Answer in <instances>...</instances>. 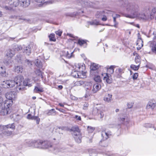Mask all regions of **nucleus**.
Returning a JSON list of instances; mask_svg holds the SVG:
<instances>
[{"label": "nucleus", "mask_w": 156, "mask_h": 156, "mask_svg": "<svg viewBox=\"0 0 156 156\" xmlns=\"http://www.w3.org/2000/svg\"><path fill=\"white\" fill-rule=\"evenodd\" d=\"M3 8L7 10H11L12 9V7H9L6 6H3Z\"/></svg>", "instance_id": "obj_55"}, {"label": "nucleus", "mask_w": 156, "mask_h": 156, "mask_svg": "<svg viewBox=\"0 0 156 156\" xmlns=\"http://www.w3.org/2000/svg\"><path fill=\"white\" fill-rule=\"evenodd\" d=\"M55 111L54 109H52L50 110L47 113V114L48 115H55Z\"/></svg>", "instance_id": "obj_37"}, {"label": "nucleus", "mask_w": 156, "mask_h": 156, "mask_svg": "<svg viewBox=\"0 0 156 156\" xmlns=\"http://www.w3.org/2000/svg\"><path fill=\"white\" fill-rule=\"evenodd\" d=\"M111 75L107 73L103 78L104 80H105L108 83H110L112 82L111 78Z\"/></svg>", "instance_id": "obj_18"}, {"label": "nucleus", "mask_w": 156, "mask_h": 156, "mask_svg": "<svg viewBox=\"0 0 156 156\" xmlns=\"http://www.w3.org/2000/svg\"><path fill=\"white\" fill-rule=\"evenodd\" d=\"M112 16L113 19V21L114 23V26L115 27H116V25L117 24V23L116 21V18H115V16H114V14H112Z\"/></svg>", "instance_id": "obj_52"}, {"label": "nucleus", "mask_w": 156, "mask_h": 156, "mask_svg": "<svg viewBox=\"0 0 156 156\" xmlns=\"http://www.w3.org/2000/svg\"><path fill=\"white\" fill-rule=\"evenodd\" d=\"M34 147L35 148H41V140H34Z\"/></svg>", "instance_id": "obj_26"}, {"label": "nucleus", "mask_w": 156, "mask_h": 156, "mask_svg": "<svg viewBox=\"0 0 156 156\" xmlns=\"http://www.w3.org/2000/svg\"><path fill=\"white\" fill-rule=\"evenodd\" d=\"M156 106V102L154 101H150L147 104L146 106V108L148 109L151 108L153 109Z\"/></svg>", "instance_id": "obj_15"}, {"label": "nucleus", "mask_w": 156, "mask_h": 156, "mask_svg": "<svg viewBox=\"0 0 156 156\" xmlns=\"http://www.w3.org/2000/svg\"><path fill=\"white\" fill-rule=\"evenodd\" d=\"M74 136V138L75 141L78 143H80L81 142L82 136L79 133V134H73Z\"/></svg>", "instance_id": "obj_16"}, {"label": "nucleus", "mask_w": 156, "mask_h": 156, "mask_svg": "<svg viewBox=\"0 0 156 156\" xmlns=\"http://www.w3.org/2000/svg\"><path fill=\"white\" fill-rule=\"evenodd\" d=\"M35 64L37 66L40 67L41 66V63L40 61L38 60L35 62Z\"/></svg>", "instance_id": "obj_50"}, {"label": "nucleus", "mask_w": 156, "mask_h": 156, "mask_svg": "<svg viewBox=\"0 0 156 156\" xmlns=\"http://www.w3.org/2000/svg\"><path fill=\"white\" fill-rule=\"evenodd\" d=\"M12 105L8 100L6 101L3 105H2V109L0 111V114L2 115H5L10 113L11 111L9 107Z\"/></svg>", "instance_id": "obj_2"}, {"label": "nucleus", "mask_w": 156, "mask_h": 156, "mask_svg": "<svg viewBox=\"0 0 156 156\" xmlns=\"http://www.w3.org/2000/svg\"><path fill=\"white\" fill-rule=\"evenodd\" d=\"M15 126L13 123L9 124L5 126H0V131L5 130L8 129L10 128L12 129H15Z\"/></svg>", "instance_id": "obj_9"}, {"label": "nucleus", "mask_w": 156, "mask_h": 156, "mask_svg": "<svg viewBox=\"0 0 156 156\" xmlns=\"http://www.w3.org/2000/svg\"><path fill=\"white\" fill-rule=\"evenodd\" d=\"M119 120L121 122L123 123L126 120V118L124 116L122 115L120 117Z\"/></svg>", "instance_id": "obj_51"}, {"label": "nucleus", "mask_w": 156, "mask_h": 156, "mask_svg": "<svg viewBox=\"0 0 156 156\" xmlns=\"http://www.w3.org/2000/svg\"><path fill=\"white\" fill-rule=\"evenodd\" d=\"M4 62L5 64L8 66L10 65L11 64V62L10 60H6L4 61Z\"/></svg>", "instance_id": "obj_49"}, {"label": "nucleus", "mask_w": 156, "mask_h": 156, "mask_svg": "<svg viewBox=\"0 0 156 156\" xmlns=\"http://www.w3.org/2000/svg\"><path fill=\"white\" fill-rule=\"evenodd\" d=\"M124 7L126 11L129 13L125 14L126 17L133 18L138 16L140 18L144 20L149 19L152 20L153 18H151L152 13V8L153 7L147 5L145 6L142 9L143 12L138 14L139 10V7L138 4L133 2H128L125 4Z\"/></svg>", "instance_id": "obj_1"}, {"label": "nucleus", "mask_w": 156, "mask_h": 156, "mask_svg": "<svg viewBox=\"0 0 156 156\" xmlns=\"http://www.w3.org/2000/svg\"><path fill=\"white\" fill-rule=\"evenodd\" d=\"M20 5L24 8L28 7L30 3V0H20Z\"/></svg>", "instance_id": "obj_10"}, {"label": "nucleus", "mask_w": 156, "mask_h": 156, "mask_svg": "<svg viewBox=\"0 0 156 156\" xmlns=\"http://www.w3.org/2000/svg\"><path fill=\"white\" fill-rule=\"evenodd\" d=\"M84 4L87 7H91L92 6V3L91 2L87 1H84Z\"/></svg>", "instance_id": "obj_47"}, {"label": "nucleus", "mask_w": 156, "mask_h": 156, "mask_svg": "<svg viewBox=\"0 0 156 156\" xmlns=\"http://www.w3.org/2000/svg\"><path fill=\"white\" fill-rule=\"evenodd\" d=\"M73 52H71L70 54H69L68 53V52H67V53L66 54V57L68 58H70L72 56V54Z\"/></svg>", "instance_id": "obj_58"}, {"label": "nucleus", "mask_w": 156, "mask_h": 156, "mask_svg": "<svg viewBox=\"0 0 156 156\" xmlns=\"http://www.w3.org/2000/svg\"><path fill=\"white\" fill-rule=\"evenodd\" d=\"M151 16V18H155L156 20V7L152 8V13Z\"/></svg>", "instance_id": "obj_28"}, {"label": "nucleus", "mask_w": 156, "mask_h": 156, "mask_svg": "<svg viewBox=\"0 0 156 156\" xmlns=\"http://www.w3.org/2000/svg\"><path fill=\"white\" fill-rule=\"evenodd\" d=\"M103 17L101 18V20L103 21H105L107 20V18L106 16L104 14V16H102Z\"/></svg>", "instance_id": "obj_60"}, {"label": "nucleus", "mask_w": 156, "mask_h": 156, "mask_svg": "<svg viewBox=\"0 0 156 156\" xmlns=\"http://www.w3.org/2000/svg\"><path fill=\"white\" fill-rule=\"evenodd\" d=\"M88 129L89 130H90V132H92L94 129V128L91 127H88Z\"/></svg>", "instance_id": "obj_63"}, {"label": "nucleus", "mask_w": 156, "mask_h": 156, "mask_svg": "<svg viewBox=\"0 0 156 156\" xmlns=\"http://www.w3.org/2000/svg\"><path fill=\"white\" fill-rule=\"evenodd\" d=\"M13 7H17L20 5V0H12Z\"/></svg>", "instance_id": "obj_33"}, {"label": "nucleus", "mask_w": 156, "mask_h": 156, "mask_svg": "<svg viewBox=\"0 0 156 156\" xmlns=\"http://www.w3.org/2000/svg\"><path fill=\"white\" fill-rule=\"evenodd\" d=\"M112 95L110 94H108L107 95H106L105 97L104 100L105 101L107 102H110L112 100Z\"/></svg>", "instance_id": "obj_23"}, {"label": "nucleus", "mask_w": 156, "mask_h": 156, "mask_svg": "<svg viewBox=\"0 0 156 156\" xmlns=\"http://www.w3.org/2000/svg\"><path fill=\"white\" fill-rule=\"evenodd\" d=\"M83 84L86 86V89L91 90L92 87H91L92 85V84L91 82L85 81Z\"/></svg>", "instance_id": "obj_27"}, {"label": "nucleus", "mask_w": 156, "mask_h": 156, "mask_svg": "<svg viewBox=\"0 0 156 156\" xmlns=\"http://www.w3.org/2000/svg\"><path fill=\"white\" fill-rule=\"evenodd\" d=\"M101 135L102 137V140L104 141L107 140L112 135V132L111 131L105 129L102 131Z\"/></svg>", "instance_id": "obj_7"}, {"label": "nucleus", "mask_w": 156, "mask_h": 156, "mask_svg": "<svg viewBox=\"0 0 156 156\" xmlns=\"http://www.w3.org/2000/svg\"><path fill=\"white\" fill-rule=\"evenodd\" d=\"M150 46L151 48L152 51L156 54V41H152L151 43Z\"/></svg>", "instance_id": "obj_17"}, {"label": "nucleus", "mask_w": 156, "mask_h": 156, "mask_svg": "<svg viewBox=\"0 0 156 156\" xmlns=\"http://www.w3.org/2000/svg\"><path fill=\"white\" fill-rule=\"evenodd\" d=\"M22 48L23 47L20 45L16 44L15 45H13V49L14 52L20 51L21 50H22Z\"/></svg>", "instance_id": "obj_25"}, {"label": "nucleus", "mask_w": 156, "mask_h": 156, "mask_svg": "<svg viewBox=\"0 0 156 156\" xmlns=\"http://www.w3.org/2000/svg\"><path fill=\"white\" fill-rule=\"evenodd\" d=\"M93 114L94 115H97L101 119L103 118L104 115L103 112L98 107H96L94 108L93 111Z\"/></svg>", "instance_id": "obj_5"}, {"label": "nucleus", "mask_w": 156, "mask_h": 156, "mask_svg": "<svg viewBox=\"0 0 156 156\" xmlns=\"http://www.w3.org/2000/svg\"><path fill=\"white\" fill-rule=\"evenodd\" d=\"M73 118L76 119L77 121H81V117L77 115H75Z\"/></svg>", "instance_id": "obj_53"}, {"label": "nucleus", "mask_w": 156, "mask_h": 156, "mask_svg": "<svg viewBox=\"0 0 156 156\" xmlns=\"http://www.w3.org/2000/svg\"><path fill=\"white\" fill-rule=\"evenodd\" d=\"M65 128L63 127H58L56 129V133L55 134V138L54 139V140H59L61 137L62 133L61 132Z\"/></svg>", "instance_id": "obj_6"}, {"label": "nucleus", "mask_w": 156, "mask_h": 156, "mask_svg": "<svg viewBox=\"0 0 156 156\" xmlns=\"http://www.w3.org/2000/svg\"><path fill=\"white\" fill-rule=\"evenodd\" d=\"M49 37L50 41H56V39L55 37L54 34H51L49 36Z\"/></svg>", "instance_id": "obj_42"}, {"label": "nucleus", "mask_w": 156, "mask_h": 156, "mask_svg": "<svg viewBox=\"0 0 156 156\" xmlns=\"http://www.w3.org/2000/svg\"><path fill=\"white\" fill-rule=\"evenodd\" d=\"M71 130L74 132V134H79L80 133V130L78 127L77 126H73L71 129Z\"/></svg>", "instance_id": "obj_22"}, {"label": "nucleus", "mask_w": 156, "mask_h": 156, "mask_svg": "<svg viewBox=\"0 0 156 156\" xmlns=\"http://www.w3.org/2000/svg\"><path fill=\"white\" fill-rule=\"evenodd\" d=\"M52 145L51 143L48 141H41V148L45 149L51 146Z\"/></svg>", "instance_id": "obj_11"}, {"label": "nucleus", "mask_w": 156, "mask_h": 156, "mask_svg": "<svg viewBox=\"0 0 156 156\" xmlns=\"http://www.w3.org/2000/svg\"><path fill=\"white\" fill-rule=\"evenodd\" d=\"M84 82L83 81H79L76 82L74 84L75 86H80L83 84Z\"/></svg>", "instance_id": "obj_44"}, {"label": "nucleus", "mask_w": 156, "mask_h": 156, "mask_svg": "<svg viewBox=\"0 0 156 156\" xmlns=\"http://www.w3.org/2000/svg\"><path fill=\"white\" fill-rule=\"evenodd\" d=\"M135 62L136 64L138 65V66H140V57L138 56H136L135 58Z\"/></svg>", "instance_id": "obj_43"}, {"label": "nucleus", "mask_w": 156, "mask_h": 156, "mask_svg": "<svg viewBox=\"0 0 156 156\" xmlns=\"http://www.w3.org/2000/svg\"><path fill=\"white\" fill-rule=\"evenodd\" d=\"M88 106V104L87 103H85L83 105V109H86Z\"/></svg>", "instance_id": "obj_57"}, {"label": "nucleus", "mask_w": 156, "mask_h": 156, "mask_svg": "<svg viewBox=\"0 0 156 156\" xmlns=\"http://www.w3.org/2000/svg\"><path fill=\"white\" fill-rule=\"evenodd\" d=\"M0 75L5 77L8 76V73L6 72V68L5 67H0Z\"/></svg>", "instance_id": "obj_12"}, {"label": "nucleus", "mask_w": 156, "mask_h": 156, "mask_svg": "<svg viewBox=\"0 0 156 156\" xmlns=\"http://www.w3.org/2000/svg\"><path fill=\"white\" fill-rule=\"evenodd\" d=\"M34 91L36 93L42 92L43 91V88L42 87H35L34 89Z\"/></svg>", "instance_id": "obj_36"}, {"label": "nucleus", "mask_w": 156, "mask_h": 156, "mask_svg": "<svg viewBox=\"0 0 156 156\" xmlns=\"http://www.w3.org/2000/svg\"><path fill=\"white\" fill-rule=\"evenodd\" d=\"M136 45H138L139 48L140 49L143 46V42L142 39L138 37Z\"/></svg>", "instance_id": "obj_24"}, {"label": "nucleus", "mask_w": 156, "mask_h": 156, "mask_svg": "<svg viewBox=\"0 0 156 156\" xmlns=\"http://www.w3.org/2000/svg\"><path fill=\"white\" fill-rule=\"evenodd\" d=\"M106 155L108 156H117L116 154H112L109 152L107 154H106Z\"/></svg>", "instance_id": "obj_64"}, {"label": "nucleus", "mask_w": 156, "mask_h": 156, "mask_svg": "<svg viewBox=\"0 0 156 156\" xmlns=\"http://www.w3.org/2000/svg\"><path fill=\"white\" fill-rule=\"evenodd\" d=\"M1 85L5 88H9V84H8V80L4 81L1 82Z\"/></svg>", "instance_id": "obj_31"}, {"label": "nucleus", "mask_w": 156, "mask_h": 156, "mask_svg": "<svg viewBox=\"0 0 156 156\" xmlns=\"http://www.w3.org/2000/svg\"><path fill=\"white\" fill-rule=\"evenodd\" d=\"M14 70L17 73H22L23 71V68L22 66H17L15 67Z\"/></svg>", "instance_id": "obj_21"}, {"label": "nucleus", "mask_w": 156, "mask_h": 156, "mask_svg": "<svg viewBox=\"0 0 156 156\" xmlns=\"http://www.w3.org/2000/svg\"><path fill=\"white\" fill-rule=\"evenodd\" d=\"M24 78L23 76H16L14 78V81L16 82V85L17 89L20 90H23L24 88L23 83L24 81H23Z\"/></svg>", "instance_id": "obj_3"}, {"label": "nucleus", "mask_w": 156, "mask_h": 156, "mask_svg": "<svg viewBox=\"0 0 156 156\" xmlns=\"http://www.w3.org/2000/svg\"><path fill=\"white\" fill-rule=\"evenodd\" d=\"M139 66H138V65L136 66L134 65H132L130 67L132 69L135 70H136L138 69Z\"/></svg>", "instance_id": "obj_48"}, {"label": "nucleus", "mask_w": 156, "mask_h": 156, "mask_svg": "<svg viewBox=\"0 0 156 156\" xmlns=\"http://www.w3.org/2000/svg\"><path fill=\"white\" fill-rule=\"evenodd\" d=\"M100 66L98 64L94 63L90 66V73L92 75H96L99 72Z\"/></svg>", "instance_id": "obj_4"}, {"label": "nucleus", "mask_w": 156, "mask_h": 156, "mask_svg": "<svg viewBox=\"0 0 156 156\" xmlns=\"http://www.w3.org/2000/svg\"><path fill=\"white\" fill-rule=\"evenodd\" d=\"M1 131H2V134L6 136H10L12 134V131L7 130Z\"/></svg>", "instance_id": "obj_30"}, {"label": "nucleus", "mask_w": 156, "mask_h": 156, "mask_svg": "<svg viewBox=\"0 0 156 156\" xmlns=\"http://www.w3.org/2000/svg\"><path fill=\"white\" fill-rule=\"evenodd\" d=\"M56 34L58 35L59 36H60L62 33V32L60 30H58L55 31V32Z\"/></svg>", "instance_id": "obj_56"}, {"label": "nucleus", "mask_w": 156, "mask_h": 156, "mask_svg": "<svg viewBox=\"0 0 156 156\" xmlns=\"http://www.w3.org/2000/svg\"><path fill=\"white\" fill-rule=\"evenodd\" d=\"M152 125L150 124H145L144 125V126L145 127H151Z\"/></svg>", "instance_id": "obj_61"}, {"label": "nucleus", "mask_w": 156, "mask_h": 156, "mask_svg": "<svg viewBox=\"0 0 156 156\" xmlns=\"http://www.w3.org/2000/svg\"><path fill=\"white\" fill-rule=\"evenodd\" d=\"M94 75L95 77L94 78V80L96 82L100 83L101 81V80L100 76L96 75Z\"/></svg>", "instance_id": "obj_39"}, {"label": "nucleus", "mask_w": 156, "mask_h": 156, "mask_svg": "<svg viewBox=\"0 0 156 156\" xmlns=\"http://www.w3.org/2000/svg\"><path fill=\"white\" fill-rule=\"evenodd\" d=\"M101 85L99 83L94 84L93 88H92L91 91L94 93H95L98 91L101 88Z\"/></svg>", "instance_id": "obj_13"}, {"label": "nucleus", "mask_w": 156, "mask_h": 156, "mask_svg": "<svg viewBox=\"0 0 156 156\" xmlns=\"http://www.w3.org/2000/svg\"><path fill=\"white\" fill-rule=\"evenodd\" d=\"M15 54V53L14 51L11 49H9L7 51L6 55L7 57L11 58Z\"/></svg>", "instance_id": "obj_20"}, {"label": "nucleus", "mask_w": 156, "mask_h": 156, "mask_svg": "<svg viewBox=\"0 0 156 156\" xmlns=\"http://www.w3.org/2000/svg\"><path fill=\"white\" fill-rule=\"evenodd\" d=\"M96 154V153L94 150H93L92 153L91 154V156H96V155H95Z\"/></svg>", "instance_id": "obj_62"}, {"label": "nucleus", "mask_w": 156, "mask_h": 156, "mask_svg": "<svg viewBox=\"0 0 156 156\" xmlns=\"http://www.w3.org/2000/svg\"><path fill=\"white\" fill-rule=\"evenodd\" d=\"M107 71L110 73L112 74L114 72L113 66H111L109 68L107 69Z\"/></svg>", "instance_id": "obj_46"}, {"label": "nucleus", "mask_w": 156, "mask_h": 156, "mask_svg": "<svg viewBox=\"0 0 156 156\" xmlns=\"http://www.w3.org/2000/svg\"><path fill=\"white\" fill-rule=\"evenodd\" d=\"M138 73H135L133 76V80H136L137 79V77L138 76Z\"/></svg>", "instance_id": "obj_54"}, {"label": "nucleus", "mask_w": 156, "mask_h": 156, "mask_svg": "<svg viewBox=\"0 0 156 156\" xmlns=\"http://www.w3.org/2000/svg\"><path fill=\"white\" fill-rule=\"evenodd\" d=\"M32 64V62L28 59H26L24 62V65L28 66H31Z\"/></svg>", "instance_id": "obj_41"}, {"label": "nucleus", "mask_w": 156, "mask_h": 156, "mask_svg": "<svg viewBox=\"0 0 156 156\" xmlns=\"http://www.w3.org/2000/svg\"><path fill=\"white\" fill-rule=\"evenodd\" d=\"M79 74L80 73L77 71H74L72 72L71 74L74 77L78 78L80 76Z\"/></svg>", "instance_id": "obj_35"}, {"label": "nucleus", "mask_w": 156, "mask_h": 156, "mask_svg": "<svg viewBox=\"0 0 156 156\" xmlns=\"http://www.w3.org/2000/svg\"><path fill=\"white\" fill-rule=\"evenodd\" d=\"M23 53H26L27 55H29L31 52V49L30 45L23 48Z\"/></svg>", "instance_id": "obj_14"}, {"label": "nucleus", "mask_w": 156, "mask_h": 156, "mask_svg": "<svg viewBox=\"0 0 156 156\" xmlns=\"http://www.w3.org/2000/svg\"><path fill=\"white\" fill-rule=\"evenodd\" d=\"M30 79H27V80L24 81L23 83V86H24V88H25V86H28L29 87H30L32 86L31 84L30 83Z\"/></svg>", "instance_id": "obj_38"}, {"label": "nucleus", "mask_w": 156, "mask_h": 156, "mask_svg": "<svg viewBox=\"0 0 156 156\" xmlns=\"http://www.w3.org/2000/svg\"><path fill=\"white\" fill-rule=\"evenodd\" d=\"M34 140H30L27 142V143H28V145L29 147H34Z\"/></svg>", "instance_id": "obj_45"}, {"label": "nucleus", "mask_w": 156, "mask_h": 156, "mask_svg": "<svg viewBox=\"0 0 156 156\" xmlns=\"http://www.w3.org/2000/svg\"><path fill=\"white\" fill-rule=\"evenodd\" d=\"M88 41L87 40H83L81 39H79L78 41V43L81 46L83 45L86 44L87 45V42Z\"/></svg>", "instance_id": "obj_32"}, {"label": "nucleus", "mask_w": 156, "mask_h": 156, "mask_svg": "<svg viewBox=\"0 0 156 156\" xmlns=\"http://www.w3.org/2000/svg\"><path fill=\"white\" fill-rule=\"evenodd\" d=\"M106 12L104 10L98 11L95 15L96 17L98 18H101L104 16V14Z\"/></svg>", "instance_id": "obj_19"}, {"label": "nucleus", "mask_w": 156, "mask_h": 156, "mask_svg": "<svg viewBox=\"0 0 156 156\" xmlns=\"http://www.w3.org/2000/svg\"><path fill=\"white\" fill-rule=\"evenodd\" d=\"M33 116H32L31 114H29L27 115V118L28 119H32Z\"/></svg>", "instance_id": "obj_59"}, {"label": "nucleus", "mask_w": 156, "mask_h": 156, "mask_svg": "<svg viewBox=\"0 0 156 156\" xmlns=\"http://www.w3.org/2000/svg\"><path fill=\"white\" fill-rule=\"evenodd\" d=\"M16 97V94L14 91L8 92L5 94L6 98L9 100H14Z\"/></svg>", "instance_id": "obj_8"}, {"label": "nucleus", "mask_w": 156, "mask_h": 156, "mask_svg": "<svg viewBox=\"0 0 156 156\" xmlns=\"http://www.w3.org/2000/svg\"><path fill=\"white\" fill-rule=\"evenodd\" d=\"M35 73L37 76L41 77L42 79L43 78V76L42 75V72L40 69H37L35 71Z\"/></svg>", "instance_id": "obj_40"}, {"label": "nucleus", "mask_w": 156, "mask_h": 156, "mask_svg": "<svg viewBox=\"0 0 156 156\" xmlns=\"http://www.w3.org/2000/svg\"><path fill=\"white\" fill-rule=\"evenodd\" d=\"M87 23L88 24V26L89 24L91 25H97L99 24L98 22L96 20H94L92 21H88L87 22Z\"/></svg>", "instance_id": "obj_34"}, {"label": "nucleus", "mask_w": 156, "mask_h": 156, "mask_svg": "<svg viewBox=\"0 0 156 156\" xmlns=\"http://www.w3.org/2000/svg\"><path fill=\"white\" fill-rule=\"evenodd\" d=\"M8 80L9 88L13 87L15 85L16 82H15L14 80Z\"/></svg>", "instance_id": "obj_29"}]
</instances>
